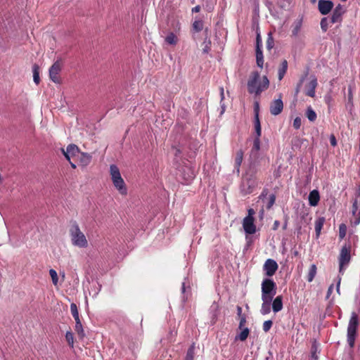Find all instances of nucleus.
<instances>
[{"label":"nucleus","instance_id":"obj_1","mask_svg":"<svg viewBox=\"0 0 360 360\" xmlns=\"http://www.w3.org/2000/svg\"><path fill=\"white\" fill-rule=\"evenodd\" d=\"M259 73L257 71H254L251 73L250 78L248 81V90L250 94H255L259 95L262 91L267 89L269 86V81L266 76H263L262 79Z\"/></svg>","mask_w":360,"mask_h":360},{"label":"nucleus","instance_id":"obj_2","mask_svg":"<svg viewBox=\"0 0 360 360\" xmlns=\"http://www.w3.org/2000/svg\"><path fill=\"white\" fill-rule=\"evenodd\" d=\"M258 186L257 177V169L255 167H250L243 177L240 191L245 195L252 193Z\"/></svg>","mask_w":360,"mask_h":360},{"label":"nucleus","instance_id":"obj_3","mask_svg":"<svg viewBox=\"0 0 360 360\" xmlns=\"http://www.w3.org/2000/svg\"><path fill=\"white\" fill-rule=\"evenodd\" d=\"M69 232L74 245L78 247H85L87 245L86 236L80 230L76 221H71Z\"/></svg>","mask_w":360,"mask_h":360},{"label":"nucleus","instance_id":"obj_4","mask_svg":"<svg viewBox=\"0 0 360 360\" xmlns=\"http://www.w3.org/2000/svg\"><path fill=\"white\" fill-rule=\"evenodd\" d=\"M358 326L359 317L357 314L353 311L351 314L347 330V340L350 348L354 347Z\"/></svg>","mask_w":360,"mask_h":360},{"label":"nucleus","instance_id":"obj_5","mask_svg":"<svg viewBox=\"0 0 360 360\" xmlns=\"http://www.w3.org/2000/svg\"><path fill=\"white\" fill-rule=\"evenodd\" d=\"M276 293V284L270 278H265L262 283V299L273 300Z\"/></svg>","mask_w":360,"mask_h":360},{"label":"nucleus","instance_id":"obj_6","mask_svg":"<svg viewBox=\"0 0 360 360\" xmlns=\"http://www.w3.org/2000/svg\"><path fill=\"white\" fill-rule=\"evenodd\" d=\"M351 249H341L340 255L338 257L339 262V273L341 275L344 274L345 270L349 266L351 261Z\"/></svg>","mask_w":360,"mask_h":360},{"label":"nucleus","instance_id":"obj_7","mask_svg":"<svg viewBox=\"0 0 360 360\" xmlns=\"http://www.w3.org/2000/svg\"><path fill=\"white\" fill-rule=\"evenodd\" d=\"M255 128L257 134V136L255 137L253 143L252 150L258 151L260 149V139L262 134V129L260 121L259 118V104L257 103L255 108Z\"/></svg>","mask_w":360,"mask_h":360},{"label":"nucleus","instance_id":"obj_8","mask_svg":"<svg viewBox=\"0 0 360 360\" xmlns=\"http://www.w3.org/2000/svg\"><path fill=\"white\" fill-rule=\"evenodd\" d=\"M62 66V60H57L49 69V77L56 84H60L61 82L59 73L61 71Z\"/></svg>","mask_w":360,"mask_h":360},{"label":"nucleus","instance_id":"obj_9","mask_svg":"<svg viewBox=\"0 0 360 360\" xmlns=\"http://www.w3.org/2000/svg\"><path fill=\"white\" fill-rule=\"evenodd\" d=\"M278 268V264L276 262L272 259H268L266 260L263 269L265 271V274L267 276H274L277 269Z\"/></svg>","mask_w":360,"mask_h":360},{"label":"nucleus","instance_id":"obj_10","mask_svg":"<svg viewBox=\"0 0 360 360\" xmlns=\"http://www.w3.org/2000/svg\"><path fill=\"white\" fill-rule=\"evenodd\" d=\"M283 109V103L281 99V95L278 99L274 100L269 107L270 112L272 115L276 116L281 113Z\"/></svg>","mask_w":360,"mask_h":360},{"label":"nucleus","instance_id":"obj_11","mask_svg":"<svg viewBox=\"0 0 360 360\" xmlns=\"http://www.w3.org/2000/svg\"><path fill=\"white\" fill-rule=\"evenodd\" d=\"M333 3L330 0H319L318 8L322 15L328 14L333 8Z\"/></svg>","mask_w":360,"mask_h":360},{"label":"nucleus","instance_id":"obj_12","mask_svg":"<svg viewBox=\"0 0 360 360\" xmlns=\"http://www.w3.org/2000/svg\"><path fill=\"white\" fill-rule=\"evenodd\" d=\"M254 218L245 217L243 221V227L246 233L253 234L256 231V226L254 223Z\"/></svg>","mask_w":360,"mask_h":360},{"label":"nucleus","instance_id":"obj_13","mask_svg":"<svg viewBox=\"0 0 360 360\" xmlns=\"http://www.w3.org/2000/svg\"><path fill=\"white\" fill-rule=\"evenodd\" d=\"M318 82L316 77H312L310 82L306 85L305 94L311 98L315 97L316 88L317 87Z\"/></svg>","mask_w":360,"mask_h":360},{"label":"nucleus","instance_id":"obj_14","mask_svg":"<svg viewBox=\"0 0 360 360\" xmlns=\"http://www.w3.org/2000/svg\"><path fill=\"white\" fill-rule=\"evenodd\" d=\"M62 152L65 158L70 161L71 157L79 153V149L77 146L75 144H70L68 146L66 150L62 149Z\"/></svg>","mask_w":360,"mask_h":360},{"label":"nucleus","instance_id":"obj_15","mask_svg":"<svg viewBox=\"0 0 360 360\" xmlns=\"http://www.w3.org/2000/svg\"><path fill=\"white\" fill-rule=\"evenodd\" d=\"M345 13L343 9V6L340 4H338L333 11L330 22L332 23H335L340 22L342 20V15Z\"/></svg>","mask_w":360,"mask_h":360},{"label":"nucleus","instance_id":"obj_16","mask_svg":"<svg viewBox=\"0 0 360 360\" xmlns=\"http://www.w3.org/2000/svg\"><path fill=\"white\" fill-rule=\"evenodd\" d=\"M112 181L113 185L118 190L121 195H127V189L122 176H120L118 179H113Z\"/></svg>","mask_w":360,"mask_h":360},{"label":"nucleus","instance_id":"obj_17","mask_svg":"<svg viewBox=\"0 0 360 360\" xmlns=\"http://www.w3.org/2000/svg\"><path fill=\"white\" fill-rule=\"evenodd\" d=\"M352 212L354 217V219L352 223L356 226L360 223V210H359V202L357 199H355L352 204Z\"/></svg>","mask_w":360,"mask_h":360},{"label":"nucleus","instance_id":"obj_18","mask_svg":"<svg viewBox=\"0 0 360 360\" xmlns=\"http://www.w3.org/2000/svg\"><path fill=\"white\" fill-rule=\"evenodd\" d=\"M309 203L311 206L315 207L320 200L319 192L317 190L311 191L309 194Z\"/></svg>","mask_w":360,"mask_h":360},{"label":"nucleus","instance_id":"obj_19","mask_svg":"<svg viewBox=\"0 0 360 360\" xmlns=\"http://www.w3.org/2000/svg\"><path fill=\"white\" fill-rule=\"evenodd\" d=\"M243 160V152L242 150H239L236 153L234 168L238 174L240 173V167Z\"/></svg>","mask_w":360,"mask_h":360},{"label":"nucleus","instance_id":"obj_20","mask_svg":"<svg viewBox=\"0 0 360 360\" xmlns=\"http://www.w3.org/2000/svg\"><path fill=\"white\" fill-rule=\"evenodd\" d=\"M283 309V296L278 295L272 302V309L274 313L281 311Z\"/></svg>","mask_w":360,"mask_h":360},{"label":"nucleus","instance_id":"obj_21","mask_svg":"<svg viewBox=\"0 0 360 360\" xmlns=\"http://www.w3.org/2000/svg\"><path fill=\"white\" fill-rule=\"evenodd\" d=\"M262 304L260 309V312L262 315H266L270 313L271 311V303L272 302L271 299H262Z\"/></svg>","mask_w":360,"mask_h":360},{"label":"nucleus","instance_id":"obj_22","mask_svg":"<svg viewBox=\"0 0 360 360\" xmlns=\"http://www.w3.org/2000/svg\"><path fill=\"white\" fill-rule=\"evenodd\" d=\"M325 221H326V219L323 217H319L316 219L315 223H314V228H315L316 238L319 237V236L321 234V229L323 226Z\"/></svg>","mask_w":360,"mask_h":360},{"label":"nucleus","instance_id":"obj_23","mask_svg":"<svg viewBox=\"0 0 360 360\" xmlns=\"http://www.w3.org/2000/svg\"><path fill=\"white\" fill-rule=\"evenodd\" d=\"M288 70V61L286 60H283L278 69V79L279 81L282 80L284 77Z\"/></svg>","mask_w":360,"mask_h":360},{"label":"nucleus","instance_id":"obj_24","mask_svg":"<svg viewBox=\"0 0 360 360\" xmlns=\"http://www.w3.org/2000/svg\"><path fill=\"white\" fill-rule=\"evenodd\" d=\"M92 156L87 153H81L79 157V164L82 167H86L91 162Z\"/></svg>","mask_w":360,"mask_h":360},{"label":"nucleus","instance_id":"obj_25","mask_svg":"<svg viewBox=\"0 0 360 360\" xmlns=\"http://www.w3.org/2000/svg\"><path fill=\"white\" fill-rule=\"evenodd\" d=\"M204 28V22L201 19H197L193 21L192 23V32L194 33H198L202 31Z\"/></svg>","mask_w":360,"mask_h":360},{"label":"nucleus","instance_id":"obj_26","mask_svg":"<svg viewBox=\"0 0 360 360\" xmlns=\"http://www.w3.org/2000/svg\"><path fill=\"white\" fill-rule=\"evenodd\" d=\"M316 270H317V268L315 264H311L310 266L309 272L307 276V281L308 282H311L314 280V278L316 274Z\"/></svg>","mask_w":360,"mask_h":360},{"label":"nucleus","instance_id":"obj_27","mask_svg":"<svg viewBox=\"0 0 360 360\" xmlns=\"http://www.w3.org/2000/svg\"><path fill=\"white\" fill-rule=\"evenodd\" d=\"M32 72H33V79L36 84H39L40 82L39 77V67L37 64H34L32 66Z\"/></svg>","mask_w":360,"mask_h":360},{"label":"nucleus","instance_id":"obj_28","mask_svg":"<svg viewBox=\"0 0 360 360\" xmlns=\"http://www.w3.org/2000/svg\"><path fill=\"white\" fill-rule=\"evenodd\" d=\"M110 172L112 180L118 179L121 176L119 168L115 165H110Z\"/></svg>","mask_w":360,"mask_h":360},{"label":"nucleus","instance_id":"obj_29","mask_svg":"<svg viewBox=\"0 0 360 360\" xmlns=\"http://www.w3.org/2000/svg\"><path fill=\"white\" fill-rule=\"evenodd\" d=\"M302 25V20H297L294 22V24L292 25V36L296 37L298 35V34L301 30Z\"/></svg>","mask_w":360,"mask_h":360},{"label":"nucleus","instance_id":"obj_30","mask_svg":"<svg viewBox=\"0 0 360 360\" xmlns=\"http://www.w3.org/2000/svg\"><path fill=\"white\" fill-rule=\"evenodd\" d=\"M256 61L258 67L262 68L264 65V56L262 49L256 50Z\"/></svg>","mask_w":360,"mask_h":360},{"label":"nucleus","instance_id":"obj_31","mask_svg":"<svg viewBox=\"0 0 360 360\" xmlns=\"http://www.w3.org/2000/svg\"><path fill=\"white\" fill-rule=\"evenodd\" d=\"M306 116L310 122H314L316 120V113L311 106H309L306 111Z\"/></svg>","mask_w":360,"mask_h":360},{"label":"nucleus","instance_id":"obj_32","mask_svg":"<svg viewBox=\"0 0 360 360\" xmlns=\"http://www.w3.org/2000/svg\"><path fill=\"white\" fill-rule=\"evenodd\" d=\"M241 332L236 336V339L240 340V341L243 342L246 340L248 338L250 330L248 328H243V329H240Z\"/></svg>","mask_w":360,"mask_h":360},{"label":"nucleus","instance_id":"obj_33","mask_svg":"<svg viewBox=\"0 0 360 360\" xmlns=\"http://www.w3.org/2000/svg\"><path fill=\"white\" fill-rule=\"evenodd\" d=\"M165 41L171 45H176L178 41L177 37L173 33L170 32L165 38Z\"/></svg>","mask_w":360,"mask_h":360},{"label":"nucleus","instance_id":"obj_34","mask_svg":"<svg viewBox=\"0 0 360 360\" xmlns=\"http://www.w3.org/2000/svg\"><path fill=\"white\" fill-rule=\"evenodd\" d=\"M75 330L76 331L79 338L82 339L84 338L85 333L82 323L77 322V323L75 324Z\"/></svg>","mask_w":360,"mask_h":360},{"label":"nucleus","instance_id":"obj_35","mask_svg":"<svg viewBox=\"0 0 360 360\" xmlns=\"http://www.w3.org/2000/svg\"><path fill=\"white\" fill-rule=\"evenodd\" d=\"M266 45L268 50H271L274 46V39L271 32L268 34Z\"/></svg>","mask_w":360,"mask_h":360},{"label":"nucleus","instance_id":"obj_36","mask_svg":"<svg viewBox=\"0 0 360 360\" xmlns=\"http://www.w3.org/2000/svg\"><path fill=\"white\" fill-rule=\"evenodd\" d=\"M65 339H66V341L68 342V345L71 347H73V346H74V336H73V333L71 331H68L66 333V334H65Z\"/></svg>","mask_w":360,"mask_h":360},{"label":"nucleus","instance_id":"obj_37","mask_svg":"<svg viewBox=\"0 0 360 360\" xmlns=\"http://www.w3.org/2000/svg\"><path fill=\"white\" fill-rule=\"evenodd\" d=\"M49 274L51 277L53 284L54 285H56L58 284V277L57 272L54 269H51L49 270Z\"/></svg>","mask_w":360,"mask_h":360},{"label":"nucleus","instance_id":"obj_38","mask_svg":"<svg viewBox=\"0 0 360 360\" xmlns=\"http://www.w3.org/2000/svg\"><path fill=\"white\" fill-rule=\"evenodd\" d=\"M347 226L345 224H341L339 226V236L340 238H343L347 233Z\"/></svg>","mask_w":360,"mask_h":360},{"label":"nucleus","instance_id":"obj_39","mask_svg":"<svg viewBox=\"0 0 360 360\" xmlns=\"http://www.w3.org/2000/svg\"><path fill=\"white\" fill-rule=\"evenodd\" d=\"M273 321L271 320L265 321L263 323L262 328L264 332H268L272 327Z\"/></svg>","mask_w":360,"mask_h":360},{"label":"nucleus","instance_id":"obj_40","mask_svg":"<svg viewBox=\"0 0 360 360\" xmlns=\"http://www.w3.org/2000/svg\"><path fill=\"white\" fill-rule=\"evenodd\" d=\"M321 27L323 32H326L328 28V21L326 18H323L321 20Z\"/></svg>","mask_w":360,"mask_h":360},{"label":"nucleus","instance_id":"obj_41","mask_svg":"<svg viewBox=\"0 0 360 360\" xmlns=\"http://www.w3.org/2000/svg\"><path fill=\"white\" fill-rule=\"evenodd\" d=\"M70 311L73 317L79 316L77 307L75 303H72L70 304Z\"/></svg>","mask_w":360,"mask_h":360},{"label":"nucleus","instance_id":"obj_42","mask_svg":"<svg viewBox=\"0 0 360 360\" xmlns=\"http://www.w3.org/2000/svg\"><path fill=\"white\" fill-rule=\"evenodd\" d=\"M262 49V37L259 32L257 33L256 37V50Z\"/></svg>","mask_w":360,"mask_h":360},{"label":"nucleus","instance_id":"obj_43","mask_svg":"<svg viewBox=\"0 0 360 360\" xmlns=\"http://www.w3.org/2000/svg\"><path fill=\"white\" fill-rule=\"evenodd\" d=\"M302 125V120L300 117H297L293 121V127L295 129H299Z\"/></svg>","mask_w":360,"mask_h":360},{"label":"nucleus","instance_id":"obj_44","mask_svg":"<svg viewBox=\"0 0 360 360\" xmlns=\"http://www.w3.org/2000/svg\"><path fill=\"white\" fill-rule=\"evenodd\" d=\"M193 354H194L193 347H191L187 351L186 360H193Z\"/></svg>","mask_w":360,"mask_h":360},{"label":"nucleus","instance_id":"obj_45","mask_svg":"<svg viewBox=\"0 0 360 360\" xmlns=\"http://www.w3.org/2000/svg\"><path fill=\"white\" fill-rule=\"evenodd\" d=\"M304 80V77H302L300 79V82L297 83V86H296V89H295V96H297L298 94V93L300 92V88L302 85V83Z\"/></svg>","mask_w":360,"mask_h":360},{"label":"nucleus","instance_id":"obj_46","mask_svg":"<svg viewBox=\"0 0 360 360\" xmlns=\"http://www.w3.org/2000/svg\"><path fill=\"white\" fill-rule=\"evenodd\" d=\"M245 323H246V317H245V316H241L240 318V323H239V326H238L239 329H243L244 326H245Z\"/></svg>","mask_w":360,"mask_h":360},{"label":"nucleus","instance_id":"obj_47","mask_svg":"<svg viewBox=\"0 0 360 360\" xmlns=\"http://www.w3.org/2000/svg\"><path fill=\"white\" fill-rule=\"evenodd\" d=\"M330 143L332 146H337V140L334 134H331L330 136Z\"/></svg>","mask_w":360,"mask_h":360},{"label":"nucleus","instance_id":"obj_48","mask_svg":"<svg viewBox=\"0 0 360 360\" xmlns=\"http://www.w3.org/2000/svg\"><path fill=\"white\" fill-rule=\"evenodd\" d=\"M275 200H276V197L274 195H271L270 196V198H269V204H268V206L267 207L268 208H270L275 202Z\"/></svg>","mask_w":360,"mask_h":360},{"label":"nucleus","instance_id":"obj_49","mask_svg":"<svg viewBox=\"0 0 360 360\" xmlns=\"http://www.w3.org/2000/svg\"><path fill=\"white\" fill-rule=\"evenodd\" d=\"M210 44H211V41L209 40L208 43L205 45V48L203 49L204 53H208V51L210 49Z\"/></svg>","mask_w":360,"mask_h":360},{"label":"nucleus","instance_id":"obj_50","mask_svg":"<svg viewBox=\"0 0 360 360\" xmlns=\"http://www.w3.org/2000/svg\"><path fill=\"white\" fill-rule=\"evenodd\" d=\"M242 307L240 306H237V314L240 318L241 316H244L245 315L242 314Z\"/></svg>","mask_w":360,"mask_h":360},{"label":"nucleus","instance_id":"obj_51","mask_svg":"<svg viewBox=\"0 0 360 360\" xmlns=\"http://www.w3.org/2000/svg\"><path fill=\"white\" fill-rule=\"evenodd\" d=\"M248 212V214L247 217H250V218H254L253 215L255 214V212L253 209H252V208L249 209Z\"/></svg>","mask_w":360,"mask_h":360},{"label":"nucleus","instance_id":"obj_52","mask_svg":"<svg viewBox=\"0 0 360 360\" xmlns=\"http://www.w3.org/2000/svg\"><path fill=\"white\" fill-rule=\"evenodd\" d=\"M200 9H201L200 6L198 5L192 8V12L193 13H198L200 11Z\"/></svg>","mask_w":360,"mask_h":360},{"label":"nucleus","instance_id":"obj_53","mask_svg":"<svg viewBox=\"0 0 360 360\" xmlns=\"http://www.w3.org/2000/svg\"><path fill=\"white\" fill-rule=\"evenodd\" d=\"M333 284L330 285L328 289V292H327V297H328L330 294L332 293V291H333Z\"/></svg>","mask_w":360,"mask_h":360},{"label":"nucleus","instance_id":"obj_54","mask_svg":"<svg viewBox=\"0 0 360 360\" xmlns=\"http://www.w3.org/2000/svg\"><path fill=\"white\" fill-rule=\"evenodd\" d=\"M220 96H221V101H222L224 99V88H220Z\"/></svg>","mask_w":360,"mask_h":360},{"label":"nucleus","instance_id":"obj_55","mask_svg":"<svg viewBox=\"0 0 360 360\" xmlns=\"http://www.w3.org/2000/svg\"><path fill=\"white\" fill-rule=\"evenodd\" d=\"M340 282H341V278L339 277L338 278V283H337V287H336V290H337V292L340 294Z\"/></svg>","mask_w":360,"mask_h":360},{"label":"nucleus","instance_id":"obj_56","mask_svg":"<svg viewBox=\"0 0 360 360\" xmlns=\"http://www.w3.org/2000/svg\"><path fill=\"white\" fill-rule=\"evenodd\" d=\"M75 320V324L78 323H81V321H80V319H79V316H75L74 317Z\"/></svg>","mask_w":360,"mask_h":360},{"label":"nucleus","instance_id":"obj_57","mask_svg":"<svg viewBox=\"0 0 360 360\" xmlns=\"http://www.w3.org/2000/svg\"><path fill=\"white\" fill-rule=\"evenodd\" d=\"M278 225H279V221H274V229H276Z\"/></svg>","mask_w":360,"mask_h":360},{"label":"nucleus","instance_id":"obj_58","mask_svg":"<svg viewBox=\"0 0 360 360\" xmlns=\"http://www.w3.org/2000/svg\"><path fill=\"white\" fill-rule=\"evenodd\" d=\"M69 162H70L72 168H73V169L76 168V165L74 163H72L70 160L69 161Z\"/></svg>","mask_w":360,"mask_h":360},{"label":"nucleus","instance_id":"obj_59","mask_svg":"<svg viewBox=\"0 0 360 360\" xmlns=\"http://www.w3.org/2000/svg\"><path fill=\"white\" fill-rule=\"evenodd\" d=\"M175 150H176V152H175V155H178L179 153H180V150L176 148H174Z\"/></svg>","mask_w":360,"mask_h":360},{"label":"nucleus","instance_id":"obj_60","mask_svg":"<svg viewBox=\"0 0 360 360\" xmlns=\"http://www.w3.org/2000/svg\"><path fill=\"white\" fill-rule=\"evenodd\" d=\"M221 108H222V112H224V105H221Z\"/></svg>","mask_w":360,"mask_h":360},{"label":"nucleus","instance_id":"obj_61","mask_svg":"<svg viewBox=\"0 0 360 360\" xmlns=\"http://www.w3.org/2000/svg\"><path fill=\"white\" fill-rule=\"evenodd\" d=\"M191 179L193 178V174L192 173L191 176H189Z\"/></svg>","mask_w":360,"mask_h":360},{"label":"nucleus","instance_id":"obj_62","mask_svg":"<svg viewBox=\"0 0 360 360\" xmlns=\"http://www.w3.org/2000/svg\"><path fill=\"white\" fill-rule=\"evenodd\" d=\"M205 32H208V28H207V27H206V28H205Z\"/></svg>","mask_w":360,"mask_h":360},{"label":"nucleus","instance_id":"obj_63","mask_svg":"<svg viewBox=\"0 0 360 360\" xmlns=\"http://www.w3.org/2000/svg\"><path fill=\"white\" fill-rule=\"evenodd\" d=\"M311 3H315L316 0H311Z\"/></svg>","mask_w":360,"mask_h":360}]
</instances>
